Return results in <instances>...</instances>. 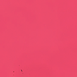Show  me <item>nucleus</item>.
Instances as JSON below:
<instances>
[{
    "label": "nucleus",
    "mask_w": 77,
    "mask_h": 77,
    "mask_svg": "<svg viewBox=\"0 0 77 77\" xmlns=\"http://www.w3.org/2000/svg\"><path fill=\"white\" fill-rule=\"evenodd\" d=\"M21 71H22V70H21Z\"/></svg>",
    "instance_id": "nucleus-1"
}]
</instances>
